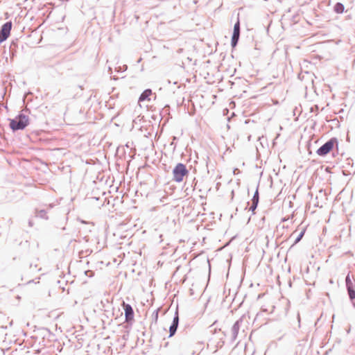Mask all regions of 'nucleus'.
Wrapping results in <instances>:
<instances>
[{
    "label": "nucleus",
    "instance_id": "obj_1",
    "mask_svg": "<svg viewBox=\"0 0 355 355\" xmlns=\"http://www.w3.org/2000/svg\"><path fill=\"white\" fill-rule=\"evenodd\" d=\"M10 128L12 132L24 130L30 123L28 116L24 113H19L14 119H9Z\"/></svg>",
    "mask_w": 355,
    "mask_h": 355
},
{
    "label": "nucleus",
    "instance_id": "obj_9",
    "mask_svg": "<svg viewBox=\"0 0 355 355\" xmlns=\"http://www.w3.org/2000/svg\"><path fill=\"white\" fill-rule=\"evenodd\" d=\"M153 92L150 89H145L140 95L139 98V101L143 102L145 101H150V96L152 95Z\"/></svg>",
    "mask_w": 355,
    "mask_h": 355
},
{
    "label": "nucleus",
    "instance_id": "obj_14",
    "mask_svg": "<svg viewBox=\"0 0 355 355\" xmlns=\"http://www.w3.org/2000/svg\"><path fill=\"white\" fill-rule=\"evenodd\" d=\"M345 6L341 3H336L334 7V10L336 13H343L344 12Z\"/></svg>",
    "mask_w": 355,
    "mask_h": 355
},
{
    "label": "nucleus",
    "instance_id": "obj_7",
    "mask_svg": "<svg viewBox=\"0 0 355 355\" xmlns=\"http://www.w3.org/2000/svg\"><path fill=\"white\" fill-rule=\"evenodd\" d=\"M179 322H180L179 313H178V311L176 310V311L175 312L173 318L172 323L169 327V337H172L175 334V333L178 330V328Z\"/></svg>",
    "mask_w": 355,
    "mask_h": 355
},
{
    "label": "nucleus",
    "instance_id": "obj_17",
    "mask_svg": "<svg viewBox=\"0 0 355 355\" xmlns=\"http://www.w3.org/2000/svg\"><path fill=\"white\" fill-rule=\"evenodd\" d=\"M305 232H306V229H304L301 231V232L299 234V235L295 239L294 243L292 245L291 247H293L294 245H296L297 243H298L302 239V238L305 234Z\"/></svg>",
    "mask_w": 355,
    "mask_h": 355
},
{
    "label": "nucleus",
    "instance_id": "obj_19",
    "mask_svg": "<svg viewBox=\"0 0 355 355\" xmlns=\"http://www.w3.org/2000/svg\"><path fill=\"white\" fill-rule=\"evenodd\" d=\"M85 275L89 276V277H92L94 275V272L92 271V270H87L85 272Z\"/></svg>",
    "mask_w": 355,
    "mask_h": 355
},
{
    "label": "nucleus",
    "instance_id": "obj_13",
    "mask_svg": "<svg viewBox=\"0 0 355 355\" xmlns=\"http://www.w3.org/2000/svg\"><path fill=\"white\" fill-rule=\"evenodd\" d=\"M159 309H157L152 313V315H151L152 322H151V325H150V329L152 328V325L153 323L156 324L157 322L158 317H159Z\"/></svg>",
    "mask_w": 355,
    "mask_h": 355
},
{
    "label": "nucleus",
    "instance_id": "obj_20",
    "mask_svg": "<svg viewBox=\"0 0 355 355\" xmlns=\"http://www.w3.org/2000/svg\"><path fill=\"white\" fill-rule=\"evenodd\" d=\"M45 206L46 207V209L48 210V209H51L53 207H54L55 205L53 203H50L49 205H45Z\"/></svg>",
    "mask_w": 355,
    "mask_h": 355
},
{
    "label": "nucleus",
    "instance_id": "obj_26",
    "mask_svg": "<svg viewBox=\"0 0 355 355\" xmlns=\"http://www.w3.org/2000/svg\"><path fill=\"white\" fill-rule=\"evenodd\" d=\"M286 220H287V219L286 218H282V222H285Z\"/></svg>",
    "mask_w": 355,
    "mask_h": 355
},
{
    "label": "nucleus",
    "instance_id": "obj_2",
    "mask_svg": "<svg viewBox=\"0 0 355 355\" xmlns=\"http://www.w3.org/2000/svg\"><path fill=\"white\" fill-rule=\"evenodd\" d=\"M335 148L338 151V140L336 137H331L317 150L316 153L320 157H324Z\"/></svg>",
    "mask_w": 355,
    "mask_h": 355
},
{
    "label": "nucleus",
    "instance_id": "obj_21",
    "mask_svg": "<svg viewBox=\"0 0 355 355\" xmlns=\"http://www.w3.org/2000/svg\"><path fill=\"white\" fill-rule=\"evenodd\" d=\"M33 224H34V223H33V220L30 219V220H28V225H29V227H33Z\"/></svg>",
    "mask_w": 355,
    "mask_h": 355
},
{
    "label": "nucleus",
    "instance_id": "obj_4",
    "mask_svg": "<svg viewBox=\"0 0 355 355\" xmlns=\"http://www.w3.org/2000/svg\"><path fill=\"white\" fill-rule=\"evenodd\" d=\"M12 23L11 21L4 23L0 28V43L6 41L10 35Z\"/></svg>",
    "mask_w": 355,
    "mask_h": 355
},
{
    "label": "nucleus",
    "instance_id": "obj_3",
    "mask_svg": "<svg viewBox=\"0 0 355 355\" xmlns=\"http://www.w3.org/2000/svg\"><path fill=\"white\" fill-rule=\"evenodd\" d=\"M189 173L186 165L182 163H178L173 169V180L176 182H182L185 176Z\"/></svg>",
    "mask_w": 355,
    "mask_h": 355
},
{
    "label": "nucleus",
    "instance_id": "obj_24",
    "mask_svg": "<svg viewBox=\"0 0 355 355\" xmlns=\"http://www.w3.org/2000/svg\"><path fill=\"white\" fill-rule=\"evenodd\" d=\"M122 69H123V71H125L127 70L128 69V66L127 65H123V67H121Z\"/></svg>",
    "mask_w": 355,
    "mask_h": 355
},
{
    "label": "nucleus",
    "instance_id": "obj_22",
    "mask_svg": "<svg viewBox=\"0 0 355 355\" xmlns=\"http://www.w3.org/2000/svg\"><path fill=\"white\" fill-rule=\"evenodd\" d=\"M116 71L117 72H121V71H123V69H122L121 67H119L116 68Z\"/></svg>",
    "mask_w": 355,
    "mask_h": 355
},
{
    "label": "nucleus",
    "instance_id": "obj_12",
    "mask_svg": "<svg viewBox=\"0 0 355 355\" xmlns=\"http://www.w3.org/2000/svg\"><path fill=\"white\" fill-rule=\"evenodd\" d=\"M349 300L352 301L353 306L355 308V289L354 287L347 288Z\"/></svg>",
    "mask_w": 355,
    "mask_h": 355
},
{
    "label": "nucleus",
    "instance_id": "obj_5",
    "mask_svg": "<svg viewBox=\"0 0 355 355\" xmlns=\"http://www.w3.org/2000/svg\"><path fill=\"white\" fill-rule=\"evenodd\" d=\"M241 26L240 21L238 19L234 25L233 33L231 38V46L232 48H235L240 38Z\"/></svg>",
    "mask_w": 355,
    "mask_h": 355
},
{
    "label": "nucleus",
    "instance_id": "obj_27",
    "mask_svg": "<svg viewBox=\"0 0 355 355\" xmlns=\"http://www.w3.org/2000/svg\"><path fill=\"white\" fill-rule=\"evenodd\" d=\"M109 71L112 73V69L109 67Z\"/></svg>",
    "mask_w": 355,
    "mask_h": 355
},
{
    "label": "nucleus",
    "instance_id": "obj_8",
    "mask_svg": "<svg viewBox=\"0 0 355 355\" xmlns=\"http://www.w3.org/2000/svg\"><path fill=\"white\" fill-rule=\"evenodd\" d=\"M243 322V320L242 318L237 320L233 324L231 329L232 332V338H231V343H234L238 336L239 331L240 329V327Z\"/></svg>",
    "mask_w": 355,
    "mask_h": 355
},
{
    "label": "nucleus",
    "instance_id": "obj_18",
    "mask_svg": "<svg viewBox=\"0 0 355 355\" xmlns=\"http://www.w3.org/2000/svg\"><path fill=\"white\" fill-rule=\"evenodd\" d=\"M258 188H259V185L257 186V189L252 196V198L251 200H257V201L259 202V193Z\"/></svg>",
    "mask_w": 355,
    "mask_h": 355
},
{
    "label": "nucleus",
    "instance_id": "obj_6",
    "mask_svg": "<svg viewBox=\"0 0 355 355\" xmlns=\"http://www.w3.org/2000/svg\"><path fill=\"white\" fill-rule=\"evenodd\" d=\"M121 305L124 311L125 322L132 324L135 317V313L132 306L130 304L125 303V302H123Z\"/></svg>",
    "mask_w": 355,
    "mask_h": 355
},
{
    "label": "nucleus",
    "instance_id": "obj_25",
    "mask_svg": "<svg viewBox=\"0 0 355 355\" xmlns=\"http://www.w3.org/2000/svg\"><path fill=\"white\" fill-rule=\"evenodd\" d=\"M111 78L113 79V80H117L118 79V78L116 76H112Z\"/></svg>",
    "mask_w": 355,
    "mask_h": 355
},
{
    "label": "nucleus",
    "instance_id": "obj_16",
    "mask_svg": "<svg viewBox=\"0 0 355 355\" xmlns=\"http://www.w3.org/2000/svg\"><path fill=\"white\" fill-rule=\"evenodd\" d=\"M345 285H346V288L354 287V286L352 282L349 273H348L345 277Z\"/></svg>",
    "mask_w": 355,
    "mask_h": 355
},
{
    "label": "nucleus",
    "instance_id": "obj_15",
    "mask_svg": "<svg viewBox=\"0 0 355 355\" xmlns=\"http://www.w3.org/2000/svg\"><path fill=\"white\" fill-rule=\"evenodd\" d=\"M259 204V201L251 200V204L249 207V210L252 212L253 214H254V211L257 209Z\"/></svg>",
    "mask_w": 355,
    "mask_h": 355
},
{
    "label": "nucleus",
    "instance_id": "obj_11",
    "mask_svg": "<svg viewBox=\"0 0 355 355\" xmlns=\"http://www.w3.org/2000/svg\"><path fill=\"white\" fill-rule=\"evenodd\" d=\"M18 47V42L16 41H12L10 45V55L11 58H14L17 55V49Z\"/></svg>",
    "mask_w": 355,
    "mask_h": 355
},
{
    "label": "nucleus",
    "instance_id": "obj_23",
    "mask_svg": "<svg viewBox=\"0 0 355 355\" xmlns=\"http://www.w3.org/2000/svg\"><path fill=\"white\" fill-rule=\"evenodd\" d=\"M297 320H298L299 327H300V315L299 313H297Z\"/></svg>",
    "mask_w": 355,
    "mask_h": 355
},
{
    "label": "nucleus",
    "instance_id": "obj_10",
    "mask_svg": "<svg viewBox=\"0 0 355 355\" xmlns=\"http://www.w3.org/2000/svg\"><path fill=\"white\" fill-rule=\"evenodd\" d=\"M35 214L36 217L40 218L42 219L48 220L49 216L47 215V210L46 209H35Z\"/></svg>",
    "mask_w": 355,
    "mask_h": 355
}]
</instances>
